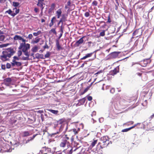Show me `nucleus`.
<instances>
[{
    "mask_svg": "<svg viewBox=\"0 0 154 154\" xmlns=\"http://www.w3.org/2000/svg\"><path fill=\"white\" fill-rule=\"evenodd\" d=\"M93 5H94V6H97V2L96 1H94L92 3Z\"/></svg>",
    "mask_w": 154,
    "mask_h": 154,
    "instance_id": "ea45409f",
    "label": "nucleus"
},
{
    "mask_svg": "<svg viewBox=\"0 0 154 154\" xmlns=\"http://www.w3.org/2000/svg\"><path fill=\"white\" fill-rule=\"evenodd\" d=\"M134 65H136V66L137 67H138L140 66V64L137 63L133 62L131 65V66H134Z\"/></svg>",
    "mask_w": 154,
    "mask_h": 154,
    "instance_id": "393cba45",
    "label": "nucleus"
},
{
    "mask_svg": "<svg viewBox=\"0 0 154 154\" xmlns=\"http://www.w3.org/2000/svg\"><path fill=\"white\" fill-rule=\"evenodd\" d=\"M12 79L11 78H7L3 80V84L7 86H9L10 85Z\"/></svg>",
    "mask_w": 154,
    "mask_h": 154,
    "instance_id": "0eeeda50",
    "label": "nucleus"
},
{
    "mask_svg": "<svg viewBox=\"0 0 154 154\" xmlns=\"http://www.w3.org/2000/svg\"><path fill=\"white\" fill-rule=\"evenodd\" d=\"M55 4H52L51 5V8H54Z\"/></svg>",
    "mask_w": 154,
    "mask_h": 154,
    "instance_id": "bf43d9fd",
    "label": "nucleus"
},
{
    "mask_svg": "<svg viewBox=\"0 0 154 154\" xmlns=\"http://www.w3.org/2000/svg\"><path fill=\"white\" fill-rule=\"evenodd\" d=\"M56 21H57L56 18L54 17L51 19V22L54 23Z\"/></svg>",
    "mask_w": 154,
    "mask_h": 154,
    "instance_id": "a878e982",
    "label": "nucleus"
},
{
    "mask_svg": "<svg viewBox=\"0 0 154 154\" xmlns=\"http://www.w3.org/2000/svg\"><path fill=\"white\" fill-rule=\"evenodd\" d=\"M88 100L91 101L92 100V98L91 96H89L88 97Z\"/></svg>",
    "mask_w": 154,
    "mask_h": 154,
    "instance_id": "3c124183",
    "label": "nucleus"
},
{
    "mask_svg": "<svg viewBox=\"0 0 154 154\" xmlns=\"http://www.w3.org/2000/svg\"><path fill=\"white\" fill-rule=\"evenodd\" d=\"M140 123H137V124H135L134 126H133L130 128H129L130 129V130L131 129H132V128H134L135 126H136L137 125H140Z\"/></svg>",
    "mask_w": 154,
    "mask_h": 154,
    "instance_id": "f704fd0d",
    "label": "nucleus"
},
{
    "mask_svg": "<svg viewBox=\"0 0 154 154\" xmlns=\"http://www.w3.org/2000/svg\"><path fill=\"white\" fill-rule=\"evenodd\" d=\"M50 54L49 53V52H48L47 53L45 54V58H48V57L50 56Z\"/></svg>",
    "mask_w": 154,
    "mask_h": 154,
    "instance_id": "c9c22d12",
    "label": "nucleus"
},
{
    "mask_svg": "<svg viewBox=\"0 0 154 154\" xmlns=\"http://www.w3.org/2000/svg\"><path fill=\"white\" fill-rule=\"evenodd\" d=\"M54 25V23H52L50 22L49 24V26L50 27H51L52 26H53Z\"/></svg>",
    "mask_w": 154,
    "mask_h": 154,
    "instance_id": "4d7b16f0",
    "label": "nucleus"
},
{
    "mask_svg": "<svg viewBox=\"0 0 154 154\" xmlns=\"http://www.w3.org/2000/svg\"><path fill=\"white\" fill-rule=\"evenodd\" d=\"M56 45L57 49L58 50H60L61 49V47L59 45V43L58 41H57L56 42Z\"/></svg>",
    "mask_w": 154,
    "mask_h": 154,
    "instance_id": "b1692460",
    "label": "nucleus"
},
{
    "mask_svg": "<svg viewBox=\"0 0 154 154\" xmlns=\"http://www.w3.org/2000/svg\"><path fill=\"white\" fill-rule=\"evenodd\" d=\"M111 22V20L110 19V17H108V20L107 21V22H108V23H110Z\"/></svg>",
    "mask_w": 154,
    "mask_h": 154,
    "instance_id": "13d9d810",
    "label": "nucleus"
},
{
    "mask_svg": "<svg viewBox=\"0 0 154 154\" xmlns=\"http://www.w3.org/2000/svg\"><path fill=\"white\" fill-rule=\"evenodd\" d=\"M99 121L100 122H101L103 121V118H101L99 119Z\"/></svg>",
    "mask_w": 154,
    "mask_h": 154,
    "instance_id": "603ef678",
    "label": "nucleus"
},
{
    "mask_svg": "<svg viewBox=\"0 0 154 154\" xmlns=\"http://www.w3.org/2000/svg\"><path fill=\"white\" fill-rule=\"evenodd\" d=\"M67 15L65 14H63L62 15V17L60 19L64 22L67 20Z\"/></svg>",
    "mask_w": 154,
    "mask_h": 154,
    "instance_id": "2eb2a0df",
    "label": "nucleus"
},
{
    "mask_svg": "<svg viewBox=\"0 0 154 154\" xmlns=\"http://www.w3.org/2000/svg\"><path fill=\"white\" fill-rule=\"evenodd\" d=\"M22 51L21 50H19L18 51L17 53V54L18 57H19L22 54Z\"/></svg>",
    "mask_w": 154,
    "mask_h": 154,
    "instance_id": "473e14b6",
    "label": "nucleus"
},
{
    "mask_svg": "<svg viewBox=\"0 0 154 154\" xmlns=\"http://www.w3.org/2000/svg\"><path fill=\"white\" fill-rule=\"evenodd\" d=\"M58 123H59V124H58V126L59 127V131H57V133H55L54 134H59L60 132L62 131L63 128L65 127V130L63 131V133H64L66 131V130L67 129V125L66 124H61V122L60 121Z\"/></svg>",
    "mask_w": 154,
    "mask_h": 154,
    "instance_id": "7ed1b4c3",
    "label": "nucleus"
},
{
    "mask_svg": "<svg viewBox=\"0 0 154 154\" xmlns=\"http://www.w3.org/2000/svg\"><path fill=\"white\" fill-rule=\"evenodd\" d=\"M28 57H23V60H26L28 59Z\"/></svg>",
    "mask_w": 154,
    "mask_h": 154,
    "instance_id": "6e6d98bb",
    "label": "nucleus"
},
{
    "mask_svg": "<svg viewBox=\"0 0 154 154\" xmlns=\"http://www.w3.org/2000/svg\"><path fill=\"white\" fill-rule=\"evenodd\" d=\"M41 33V32L40 31H38L37 32H34L33 33V35L35 36H37L39 35L40 33Z\"/></svg>",
    "mask_w": 154,
    "mask_h": 154,
    "instance_id": "bb28decb",
    "label": "nucleus"
},
{
    "mask_svg": "<svg viewBox=\"0 0 154 154\" xmlns=\"http://www.w3.org/2000/svg\"><path fill=\"white\" fill-rule=\"evenodd\" d=\"M32 37V34H29V35L27 37V38L29 39H31Z\"/></svg>",
    "mask_w": 154,
    "mask_h": 154,
    "instance_id": "37998d69",
    "label": "nucleus"
},
{
    "mask_svg": "<svg viewBox=\"0 0 154 154\" xmlns=\"http://www.w3.org/2000/svg\"><path fill=\"white\" fill-rule=\"evenodd\" d=\"M138 32V30H136L134 31L133 33V35H136V34Z\"/></svg>",
    "mask_w": 154,
    "mask_h": 154,
    "instance_id": "864d4df0",
    "label": "nucleus"
},
{
    "mask_svg": "<svg viewBox=\"0 0 154 154\" xmlns=\"http://www.w3.org/2000/svg\"><path fill=\"white\" fill-rule=\"evenodd\" d=\"M93 54V53H91L89 54H86V55L82 58L81 59V60H84L86 59V58L90 57H91Z\"/></svg>",
    "mask_w": 154,
    "mask_h": 154,
    "instance_id": "6ab92c4d",
    "label": "nucleus"
},
{
    "mask_svg": "<svg viewBox=\"0 0 154 154\" xmlns=\"http://www.w3.org/2000/svg\"><path fill=\"white\" fill-rule=\"evenodd\" d=\"M119 71V67H117L113 70H112L110 72V74L111 75H114L116 74Z\"/></svg>",
    "mask_w": 154,
    "mask_h": 154,
    "instance_id": "f8f14e48",
    "label": "nucleus"
},
{
    "mask_svg": "<svg viewBox=\"0 0 154 154\" xmlns=\"http://www.w3.org/2000/svg\"><path fill=\"white\" fill-rule=\"evenodd\" d=\"M97 143V140H94L91 143L92 147L94 146Z\"/></svg>",
    "mask_w": 154,
    "mask_h": 154,
    "instance_id": "72a5a7b5",
    "label": "nucleus"
},
{
    "mask_svg": "<svg viewBox=\"0 0 154 154\" xmlns=\"http://www.w3.org/2000/svg\"><path fill=\"white\" fill-rule=\"evenodd\" d=\"M143 104H144V105L145 106L147 104V102H146V100H145L143 103Z\"/></svg>",
    "mask_w": 154,
    "mask_h": 154,
    "instance_id": "e2e57ef3",
    "label": "nucleus"
},
{
    "mask_svg": "<svg viewBox=\"0 0 154 154\" xmlns=\"http://www.w3.org/2000/svg\"><path fill=\"white\" fill-rule=\"evenodd\" d=\"M100 140L102 142L103 145L104 146H106L109 144V138L107 136H104L101 137L100 138Z\"/></svg>",
    "mask_w": 154,
    "mask_h": 154,
    "instance_id": "39448f33",
    "label": "nucleus"
},
{
    "mask_svg": "<svg viewBox=\"0 0 154 154\" xmlns=\"http://www.w3.org/2000/svg\"><path fill=\"white\" fill-rule=\"evenodd\" d=\"M45 5V4L44 3V0H38V3L37 5L38 6L41 8L42 11L44 8L43 5Z\"/></svg>",
    "mask_w": 154,
    "mask_h": 154,
    "instance_id": "9d476101",
    "label": "nucleus"
},
{
    "mask_svg": "<svg viewBox=\"0 0 154 154\" xmlns=\"http://www.w3.org/2000/svg\"><path fill=\"white\" fill-rule=\"evenodd\" d=\"M35 57L37 59H42L43 58V55L37 53L35 54Z\"/></svg>",
    "mask_w": 154,
    "mask_h": 154,
    "instance_id": "f3484780",
    "label": "nucleus"
},
{
    "mask_svg": "<svg viewBox=\"0 0 154 154\" xmlns=\"http://www.w3.org/2000/svg\"><path fill=\"white\" fill-rule=\"evenodd\" d=\"M5 1V0H0V3H3Z\"/></svg>",
    "mask_w": 154,
    "mask_h": 154,
    "instance_id": "052dcab7",
    "label": "nucleus"
},
{
    "mask_svg": "<svg viewBox=\"0 0 154 154\" xmlns=\"http://www.w3.org/2000/svg\"><path fill=\"white\" fill-rule=\"evenodd\" d=\"M64 140L61 142L60 144V147H64L66 144H67L68 142L67 140L69 139V138L67 137L66 135H65L64 137Z\"/></svg>",
    "mask_w": 154,
    "mask_h": 154,
    "instance_id": "423d86ee",
    "label": "nucleus"
},
{
    "mask_svg": "<svg viewBox=\"0 0 154 154\" xmlns=\"http://www.w3.org/2000/svg\"><path fill=\"white\" fill-rule=\"evenodd\" d=\"M85 98H83L82 99L80 100L79 102L81 104H83L85 102Z\"/></svg>",
    "mask_w": 154,
    "mask_h": 154,
    "instance_id": "c85d7f7f",
    "label": "nucleus"
},
{
    "mask_svg": "<svg viewBox=\"0 0 154 154\" xmlns=\"http://www.w3.org/2000/svg\"><path fill=\"white\" fill-rule=\"evenodd\" d=\"M141 73H137V75H138L139 76H141Z\"/></svg>",
    "mask_w": 154,
    "mask_h": 154,
    "instance_id": "0e129e2a",
    "label": "nucleus"
},
{
    "mask_svg": "<svg viewBox=\"0 0 154 154\" xmlns=\"http://www.w3.org/2000/svg\"><path fill=\"white\" fill-rule=\"evenodd\" d=\"M154 117V113L153 114L152 116H151L150 118L151 119H152Z\"/></svg>",
    "mask_w": 154,
    "mask_h": 154,
    "instance_id": "774afa93",
    "label": "nucleus"
},
{
    "mask_svg": "<svg viewBox=\"0 0 154 154\" xmlns=\"http://www.w3.org/2000/svg\"><path fill=\"white\" fill-rule=\"evenodd\" d=\"M6 67L8 69H10L11 67V64L9 63H7L6 64Z\"/></svg>",
    "mask_w": 154,
    "mask_h": 154,
    "instance_id": "4c0bfd02",
    "label": "nucleus"
},
{
    "mask_svg": "<svg viewBox=\"0 0 154 154\" xmlns=\"http://www.w3.org/2000/svg\"><path fill=\"white\" fill-rule=\"evenodd\" d=\"M19 5V3L16 2H13V5L14 7H17Z\"/></svg>",
    "mask_w": 154,
    "mask_h": 154,
    "instance_id": "cd10ccee",
    "label": "nucleus"
},
{
    "mask_svg": "<svg viewBox=\"0 0 154 154\" xmlns=\"http://www.w3.org/2000/svg\"><path fill=\"white\" fill-rule=\"evenodd\" d=\"M96 114V112L95 111H93L92 112V114H91V115L92 116L93 115H95Z\"/></svg>",
    "mask_w": 154,
    "mask_h": 154,
    "instance_id": "5fc2aeb1",
    "label": "nucleus"
},
{
    "mask_svg": "<svg viewBox=\"0 0 154 154\" xmlns=\"http://www.w3.org/2000/svg\"><path fill=\"white\" fill-rule=\"evenodd\" d=\"M23 136V137H26L30 135V133L28 131H25L22 133Z\"/></svg>",
    "mask_w": 154,
    "mask_h": 154,
    "instance_id": "dca6fc26",
    "label": "nucleus"
},
{
    "mask_svg": "<svg viewBox=\"0 0 154 154\" xmlns=\"http://www.w3.org/2000/svg\"><path fill=\"white\" fill-rule=\"evenodd\" d=\"M12 12V11L10 9H9V10L5 12V13H8L10 15L11 14Z\"/></svg>",
    "mask_w": 154,
    "mask_h": 154,
    "instance_id": "a19ab883",
    "label": "nucleus"
},
{
    "mask_svg": "<svg viewBox=\"0 0 154 154\" xmlns=\"http://www.w3.org/2000/svg\"><path fill=\"white\" fill-rule=\"evenodd\" d=\"M2 69L5 70V66L4 65H2L1 66Z\"/></svg>",
    "mask_w": 154,
    "mask_h": 154,
    "instance_id": "8fccbe9b",
    "label": "nucleus"
},
{
    "mask_svg": "<svg viewBox=\"0 0 154 154\" xmlns=\"http://www.w3.org/2000/svg\"><path fill=\"white\" fill-rule=\"evenodd\" d=\"M129 130H130V129H129V128H128L122 130V132H126L128 131Z\"/></svg>",
    "mask_w": 154,
    "mask_h": 154,
    "instance_id": "58836bf2",
    "label": "nucleus"
},
{
    "mask_svg": "<svg viewBox=\"0 0 154 154\" xmlns=\"http://www.w3.org/2000/svg\"><path fill=\"white\" fill-rule=\"evenodd\" d=\"M11 151V149H10V146L8 144H5V146L3 147V149H2L0 150V152L1 153L4 152H10Z\"/></svg>",
    "mask_w": 154,
    "mask_h": 154,
    "instance_id": "20e7f679",
    "label": "nucleus"
},
{
    "mask_svg": "<svg viewBox=\"0 0 154 154\" xmlns=\"http://www.w3.org/2000/svg\"><path fill=\"white\" fill-rule=\"evenodd\" d=\"M73 132H74L75 134H76L78 133V131L75 129H74L73 130Z\"/></svg>",
    "mask_w": 154,
    "mask_h": 154,
    "instance_id": "09e8293b",
    "label": "nucleus"
},
{
    "mask_svg": "<svg viewBox=\"0 0 154 154\" xmlns=\"http://www.w3.org/2000/svg\"><path fill=\"white\" fill-rule=\"evenodd\" d=\"M115 91V89L114 88H112L110 90V92L111 93H113Z\"/></svg>",
    "mask_w": 154,
    "mask_h": 154,
    "instance_id": "c03bdc74",
    "label": "nucleus"
},
{
    "mask_svg": "<svg viewBox=\"0 0 154 154\" xmlns=\"http://www.w3.org/2000/svg\"><path fill=\"white\" fill-rule=\"evenodd\" d=\"M15 9V13L16 14H18L19 12V10L18 9H17L16 8H15L14 10Z\"/></svg>",
    "mask_w": 154,
    "mask_h": 154,
    "instance_id": "de8ad7c7",
    "label": "nucleus"
},
{
    "mask_svg": "<svg viewBox=\"0 0 154 154\" xmlns=\"http://www.w3.org/2000/svg\"><path fill=\"white\" fill-rule=\"evenodd\" d=\"M14 53V51L12 49L4 51L2 52V55L0 56V58L3 61H6L8 60Z\"/></svg>",
    "mask_w": 154,
    "mask_h": 154,
    "instance_id": "f257e3e1",
    "label": "nucleus"
},
{
    "mask_svg": "<svg viewBox=\"0 0 154 154\" xmlns=\"http://www.w3.org/2000/svg\"><path fill=\"white\" fill-rule=\"evenodd\" d=\"M48 110L50 112L54 114H57L58 112V111L57 110H56L51 109H48Z\"/></svg>",
    "mask_w": 154,
    "mask_h": 154,
    "instance_id": "4be33fe9",
    "label": "nucleus"
},
{
    "mask_svg": "<svg viewBox=\"0 0 154 154\" xmlns=\"http://www.w3.org/2000/svg\"><path fill=\"white\" fill-rule=\"evenodd\" d=\"M56 154H62V153L60 152H56Z\"/></svg>",
    "mask_w": 154,
    "mask_h": 154,
    "instance_id": "338daca9",
    "label": "nucleus"
},
{
    "mask_svg": "<svg viewBox=\"0 0 154 154\" xmlns=\"http://www.w3.org/2000/svg\"><path fill=\"white\" fill-rule=\"evenodd\" d=\"M11 16H12L14 17V16L16 15V14H15V13H12V14H11Z\"/></svg>",
    "mask_w": 154,
    "mask_h": 154,
    "instance_id": "680f3d73",
    "label": "nucleus"
},
{
    "mask_svg": "<svg viewBox=\"0 0 154 154\" xmlns=\"http://www.w3.org/2000/svg\"><path fill=\"white\" fill-rule=\"evenodd\" d=\"M84 36L81 38L79 40L76 41L75 43V45L77 46H79V45L82 44L84 42L83 38Z\"/></svg>",
    "mask_w": 154,
    "mask_h": 154,
    "instance_id": "9b49d317",
    "label": "nucleus"
},
{
    "mask_svg": "<svg viewBox=\"0 0 154 154\" xmlns=\"http://www.w3.org/2000/svg\"><path fill=\"white\" fill-rule=\"evenodd\" d=\"M39 154H47L46 152V149L45 147H43L40 151Z\"/></svg>",
    "mask_w": 154,
    "mask_h": 154,
    "instance_id": "a211bd4d",
    "label": "nucleus"
},
{
    "mask_svg": "<svg viewBox=\"0 0 154 154\" xmlns=\"http://www.w3.org/2000/svg\"><path fill=\"white\" fill-rule=\"evenodd\" d=\"M5 36L3 35H0V41H3L5 39Z\"/></svg>",
    "mask_w": 154,
    "mask_h": 154,
    "instance_id": "2f4dec72",
    "label": "nucleus"
},
{
    "mask_svg": "<svg viewBox=\"0 0 154 154\" xmlns=\"http://www.w3.org/2000/svg\"><path fill=\"white\" fill-rule=\"evenodd\" d=\"M13 39L14 41H21L22 42H26V40L23 38L21 36L17 35H15L13 37Z\"/></svg>",
    "mask_w": 154,
    "mask_h": 154,
    "instance_id": "6e6552de",
    "label": "nucleus"
},
{
    "mask_svg": "<svg viewBox=\"0 0 154 154\" xmlns=\"http://www.w3.org/2000/svg\"><path fill=\"white\" fill-rule=\"evenodd\" d=\"M63 22L61 19H60V20H59L58 23V25H59V24L60 23H61L62 24V25H63V22Z\"/></svg>",
    "mask_w": 154,
    "mask_h": 154,
    "instance_id": "79ce46f5",
    "label": "nucleus"
},
{
    "mask_svg": "<svg viewBox=\"0 0 154 154\" xmlns=\"http://www.w3.org/2000/svg\"><path fill=\"white\" fill-rule=\"evenodd\" d=\"M36 135H33V137H30L26 141V143H27L30 141H31L33 140V139L36 136Z\"/></svg>",
    "mask_w": 154,
    "mask_h": 154,
    "instance_id": "412c9836",
    "label": "nucleus"
},
{
    "mask_svg": "<svg viewBox=\"0 0 154 154\" xmlns=\"http://www.w3.org/2000/svg\"><path fill=\"white\" fill-rule=\"evenodd\" d=\"M38 50V48L37 46H35L32 48L31 50L33 52H37Z\"/></svg>",
    "mask_w": 154,
    "mask_h": 154,
    "instance_id": "aec40b11",
    "label": "nucleus"
},
{
    "mask_svg": "<svg viewBox=\"0 0 154 154\" xmlns=\"http://www.w3.org/2000/svg\"><path fill=\"white\" fill-rule=\"evenodd\" d=\"M100 35L101 36H103L105 35V31H103L100 33Z\"/></svg>",
    "mask_w": 154,
    "mask_h": 154,
    "instance_id": "e433bc0d",
    "label": "nucleus"
},
{
    "mask_svg": "<svg viewBox=\"0 0 154 154\" xmlns=\"http://www.w3.org/2000/svg\"><path fill=\"white\" fill-rule=\"evenodd\" d=\"M38 9L36 8H35L34 9V11L36 12H37L38 11Z\"/></svg>",
    "mask_w": 154,
    "mask_h": 154,
    "instance_id": "69168bd1",
    "label": "nucleus"
},
{
    "mask_svg": "<svg viewBox=\"0 0 154 154\" xmlns=\"http://www.w3.org/2000/svg\"><path fill=\"white\" fill-rule=\"evenodd\" d=\"M63 25H61L60 26V32L62 33H63Z\"/></svg>",
    "mask_w": 154,
    "mask_h": 154,
    "instance_id": "49530a36",
    "label": "nucleus"
},
{
    "mask_svg": "<svg viewBox=\"0 0 154 154\" xmlns=\"http://www.w3.org/2000/svg\"><path fill=\"white\" fill-rule=\"evenodd\" d=\"M13 60H14L15 61H18L20 60V58L18 57H17L16 56H14L13 57Z\"/></svg>",
    "mask_w": 154,
    "mask_h": 154,
    "instance_id": "7c9ffc66",
    "label": "nucleus"
},
{
    "mask_svg": "<svg viewBox=\"0 0 154 154\" xmlns=\"http://www.w3.org/2000/svg\"><path fill=\"white\" fill-rule=\"evenodd\" d=\"M62 11L61 9H58L56 12V14H57V18H59L61 16L62 14Z\"/></svg>",
    "mask_w": 154,
    "mask_h": 154,
    "instance_id": "4468645a",
    "label": "nucleus"
},
{
    "mask_svg": "<svg viewBox=\"0 0 154 154\" xmlns=\"http://www.w3.org/2000/svg\"><path fill=\"white\" fill-rule=\"evenodd\" d=\"M119 53L120 52H114L110 54V56L111 58H116L118 56Z\"/></svg>",
    "mask_w": 154,
    "mask_h": 154,
    "instance_id": "ddd939ff",
    "label": "nucleus"
},
{
    "mask_svg": "<svg viewBox=\"0 0 154 154\" xmlns=\"http://www.w3.org/2000/svg\"><path fill=\"white\" fill-rule=\"evenodd\" d=\"M40 38H35V40L32 41L31 43L33 44L37 43L40 41Z\"/></svg>",
    "mask_w": 154,
    "mask_h": 154,
    "instance_id": "5701e85b",
    "label": "nucleus"
},
{
    "mask_svg": "<svg viewBox=\"0 0 154 154\" xmlns=\"http://www.w3.org/2000/svg\"><path fill=\"white\" fill-rule=\"evenodd\" d=\"M85 15L86 17H88L89 16V13L88 12H86L85 13Z\"/></svg>",
    "mask_w": 154,
    "mask_h": 154,
    "instance_id": "a18cd8bd",
    "label": "nucleus"
},
{
    "mask_svg": "<svg viewBox=\"0 0 154 154\" xmlns=\"http://www.w3.org/2000/svg\"><path fill=\"white\" fill-rule=\"evenodd\" d=\"M30 48V45L28 43H26L25 42L20 43V45L18 49L21 50L26 56L29 57V54L28 50Z\"/></svg>",
    "mask_w": 154,
    "mask_h": 154,
    "instance_id": "f03ea898",
    "label": "nucleus"
},
{
    "mask_svg": "<svg viewBox=\"0 0 154 154\" xmlns=\"http://www.w3.org/2000/svg\"><path fill=\"white\" fill-rule=\"evenodd\" d=\"M50 32H53L54 34L56 35L57 34L55 30V29L54 28L52 29L50 31Z\"/></svg>",
    "mask_w": 154,
    "mask_h": 154,
    "instance_id": "c756f323",
    "label": "nucleus"
},
{
    "mask_svg": "<svg viewBox=\"0 0 154 154\" xmlns=\"http://www.w3.org/2000/svg\"><path fill=\"white\" fill-rule=\"evenodd\" d=\"M11 63L12 66L14 67H19L21 66L22 65V63L20 62L15 61L14 60H12V62Z\"/></svg>",
    "mask_w": 154,
    "mask_h": 154,
    "instance_id": "1a4fd4ad",
    "label": "nucleus"
}]
</instances>
